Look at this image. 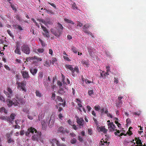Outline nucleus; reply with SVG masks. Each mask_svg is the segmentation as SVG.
<instances>
[{"label": "nucleus", "mask_w": 146, "mask_h": 146, "mask_svg": "<svg viewBox=\"0 0 146 146\" xmlns=\"http://www.w3.org/2000/svg\"><path fill=\"white\" fill-rule=\"evenodd\" d=\"M92 27V25L90 23H87L85 25L83 28V31L87 35H90L92 37H94L92 34L87 29Z\"/></svg>", "instance_id": "20e7f679"}, {"label": "nucleus", "mask_w": 146, "mask_h": 146, "mask_svg": "<svg viewBox=\"0 0 146 146\" xmlns=\"http://www.w3.org/2000/svg\"><path fill=\"white\" fill-rule=\"evenodd\" d=\"M82 25L83 24L82 23H80V22H78L77 23V26H79L81 27Z\"/></svg>", "instance_id": "5fc2aeb1"}, {"label": "nucleus", "mask_w": 146, "mask_h": 146, "mask_svg": "<svg viewBox=\"0 0 146 146\" xmlns=\"http://www.w3.org/2000/svg\"><path fill=\"white\" fill-rule=\"evenodd\" d=\"M50 31H51V33H52L54 34V35L56 36H59L60 35V34H61L60 32L59 33H56L55 32H54L53 30L52 29H51Z\"/></svg>", "instance_id": "b1692460"}, {"label": "nucleus", "mask_w": 146, "mask_h": 146, "mask_svg": "<svg viewBox=\"0 0 146 146\" xmlns=\"http://www.w3.org/2000/svg\"><path fill=\"white\" fill-rule=\"evenodd\" d=\"M104 143H107V142H104V141H101L100 143V144L102 145H104Z\"/></svg>", "instance_id": "13d9d810"}, {"label": "nucleus", "mask_w": 146, "mask_h": 146, "mask_svg": "<svg viewBox=\"0 0 146 146\" xmlns=\"http://www.w3.org/2000/svg\"><path fill=\"white\" fill-rule=\"evenodd\" d=\"M102 72L100 73L101 76L103 77L104 79H105L106 78V76L108 75H109V74L107 73V72H105L104 71H102Z\"/></svg>", "instance_id": "a211bd4d"}, {"label": "nucleus", "mask_w": 146, "mask_h": 146, "mask_svg": "<svg viewBox=\"0 0 146 146\" xmlns=\"http://www.w3.org/2000/svg\"><path fill=\"white\" fill-rule=\"evenodd\" d=\"M72 50L74 53H77V48L74 46H73L72 48Z\"/></svg>", "instance_id": "bb28decb"}, {"label": "nucleus", "mask_w": 146, "mask_h": 146, "mask_svg": "<svg viewBox=\"0 0 146 146\" xmlns=\"http://www.w3.org/2000/svg\"><path fill=\"white\" fill-rule=\"evenodd\" d=\"M67 38L68 39L70 40L72 38V37L70 35H67Z\"/></svg>", "instance_id": "338daca9"}, {"label": "nucleus", "mask_w": 146, "mask_h": 146, "mask_svg": "<svg viewBox=\"0 0 146 146\" xmlns=\"http://www.w3.org/2000/svg\"><path fill=\"white\" fill-rule=\"evenodd\" d=\"M12 100L10 99H7L6 100V102L9 107H11L13 105L14 106H18L20 104H23L24 103V101L23 100L18 97L17 96H14L12 98Z\"/></svg>", "instance_id": "f03ea898"}, {"label": "nucleus", "mask_w": 146, "mask_h": 146, "mask_svg": "<svg viewBox=\"0 0 146 146\" xmlns=\"http://www.w3.org/2000/svg\"><path fill=\"white\" fill-rule=\"evenodd\" d=\"M92 114L95 117L96 116V113H95L94 111H93L92 112Z\"/></svg>", "instance_id": "69168bd1"}, {"label": "nucleus", "mask_w": 146, "mask_h": 146, "mask_svg": "<svg viewBox=\"0 0 146 146\" xmlns=\"http://www.w3.org/2000/svg\"><path fill=\"white\" fill-rule=\"evenodd\" d=\"M7 91L8 92H5L4 93L6 96L10 98H12L14 96L12 90L9 87L7 88Z\"/></svg>", "instance_id": "0eeeda50"}, {"label": "nucleus", "mask_w": 146, "mask_h": 146, "mask_svg": "<svg viewBox=\"0 0 146 146\" xmlns=\"http://www.w3.org/2000/svg\"><path fill=\"white\" fill-rule=\"evenodd\" d=\"M16 115L15 113H11L10 115L11 119H14V117Z\"/></svg>", "instance_id": "c03bdc74"}, {"label": "nucleus", "mask_w": 146, "mask_h": 146, "mask_svg": "<svg viewBox=\"0 0 146 146\" xmlns=\"http://www.w3.org/2000/svg\"><path fill=\"white\" fill-rule=\"evenodd\" d=\"M76 139H72L70 141V142L72 144H75L76 143Z\"/></svg>", "instance_id": "e433bc0d"}, {"label": "nucleus", "mask_w": 146, "mask_h": 146, "mask_svg": "<svg viewBox=\"0 0 146 146\" xmlns=\"http://www.w3.org/2000/svg\"><path fill=\"white\" fill-rule=\"evenodd\" d=\"M15 28H17L20 31H22L23 30L22 27L19 25H16L15 26Z\"/></svg>", "instance_id": "a878e982"}, {"label": "nucleus", "mask_w": 146, "mask_h": 146, "mask_svg": "<svg viewBox=\"0 0 146 146\" xmlns=\"http://www.w3.org/2000/svg\"><path fill=\"white\" fill-rule=\"evenodd\" d=\"M48 119V125L50 127H52V125L54 123V119Z\"/></svg>", "instance_id": "f3484780"}, {"label": "nucleus", "mask_w": 146, "mask_h": 146, "mask_svg": "<svg viewBox=\"0 0 146 146\" xmlns=\"http://www.w3.org/2000/svg\"><path fill=\"white\" fill-rule=\"evenodd\" d=\"M57 99L58 101L61 102H62L63 100L62 99V98L60 97V96H58L57 97Z\"/></svg>", "instance_id": "49530a36"}, {"label": "nucleus", "mask_w": 146, "mask_h": 146, "mask_svg": "<svg viewBox=\"0 0 146 146\" xmlns=\"http://www.w3.org/2000/svg\"><path fill=\"white\" fill-rule=\"evenodd\" d=\"M141 113V111L140 110H139L137 111L136 112H133L132 114L134 115L139 116L140 115Z\"/></svg>", "instance_id": "4be33fe9"}, {"label": "nucleus", "mask_w": 146, "mask_h": 146, "mask_svg": "<svg viewBox=\"0 0 146 146\" xmlns=\"http://www.w3.org/2000/svg\"><path fill=\"white\" fill-rule=\"evenodd\" d=\"M8 143H9L12 142H13L14 141L13 139H11V138H9L8 140Z\"/></svg>", "instance_id": "bf43d9fd"}, {"label": "nucleus", "mask_w": 146, "mask_h": 146, "mask_svg": "<svg viewBox=\"0 0 146 146\" xmlns=\"http://www.w3.org/2000/svg\"><path fill=\"white\" fill-rule=\"evenodd\" d=\"M100 108V107L98 105L97 106H95L94 107V109L96 111H98Z\"/></svg>", "instance_id": "72a5a7b5"}, {"label": "nucleus", "mask_w": 146, "mask_h": 146, "mask_svg": "<svg viewBox=\"0 0 146 146\" xmlns=\"http://www.w3.org/2000/svg\"><path fill=\"white\" fill-rule=\"evenodd\" d=\"M48 121V119H44L43 120L41 121L42 125L43 124L44 125H47Z\"/></svg>", "instance_id": "6ab92c4d"}, {"label": "nucleus", "mask_w": 146, "mask_h": 146, "mask_svg": "<svg viewBox=\"0 0 146 146\" xmlns=\"http://www.w3.org/2000/svg\"><path fill=\"white\" fill-rule=\"evenodd\" d=\"M36 96H38V97H40L41 96V94L38 91H36Z\"/></svg>", "instance_id": "f704fd0d"}, {"label": "nucleus", "mask_w": 146, "mask_h": 146, "mask_svg": "<svg viewBox=\"0 0 146 146\" xmlns=\"http://www.w3.org/2000/svg\"><path fill=\"white\" fill-rule=\"evenodd\" d=\"M115 123L117 124V125L118 126V127H119L121 126L120 124L117 121H115Z\"/></svg>", "instance_id": "4d7b16f0"}, {"label": "nucleus", "mask_w": 146, "mask_h": 146, "mask_svg": "<svg viewBox=\"0 0 146 146\" xmlns=\"http://www.w3.org/2000/svg\"><path fill=\"white\" fill-rule=\"evenodd\" d=\"M78 139L79 140L80 142H82L83 141V139L80 136H78Z\"/></svg>", "instance_id": "680f3d73"}, {"label": "nucleus", "mask_w": 146, "mask_h": 146, "mask_svg": "<svg viewBox=\"0 0 146 146\" xmlns=\"http://www.w3.org/2000/svg\"><path fill=\"white\" fill-rule=\"evenodd\" d=\"M72 8L73 9L78 10V7H77L76 4L74 3L72 5Z\"/></svg>", "instance_id": "c85d7f7f"}, {"label": "nucleus", "mask_w": 146, "mask_h": 146, "mask_svg": "<svg viewBox=\"0 0 146 146\" xmlns=\"http://www.w3.org/2000/svg\"><path fill=\"white\" fill-rule=\"evenodd\" d=\"M109 130L111 131H113L116 130V127L115 126L113 123H108V124Z\"/></svg>", "instance_id": "1a4fd4ad"}, {"label": "nucleus", "mask_w": 146, "mask_h": 146, "mask_svg": "<svg viewBox=\"0 0 146 146\" xmlns=\"http://www.w3.org/2000/svg\"><path fill=\"white\" fill-rule=\"evenodd\" d=\"M29 70L33 75L35 76L38 70L36 68H31Z\"/></svg>", "instance_id": "2eb2a0df"}, {"label": "nucleus", "mask_w": 146, "mask_h": 146, "mask_svg": "<svg viewBox=\"0 0 146 146\" xmlns=\"http://www.w3.org/2000/svg\"><path fill=\"white\" fill-rule=\"evenodd\" d=\"M58 27L61 30H62L63 29V27L62 25L59 23H58Z\"/></svg>", "instance_id": "c9c22d12"}, {"label": "nucleus", "mask_w": 146, "mask_h": 146, "mask_svg": "<svg viewBox=\"0 0 146 146\" xmlns=\"http://www.w3.org/2000/svg\"><path fill=\"white\" fill-rule=\"evenodd\" d=\"M106 69L107 73L110 74V72H111L110 70V67L109 66H106Z\"/></svg>", "instance_id": "c756f323"}, {"label": "nucleus", "mask_w": 146, "mask_h": 146, "mask_svg": "<svg viewBox=\"0 0 146 146\" xmlns=\"http://www.w3.org/2000/svg\"><path fill=\"white\" fill-rule=\"evenodd\" d=\"M4 67L7 70H10V68L8 66L5 65L4 66Z\"/></svg>", "instance_id": "0e129e2a"}, {"label": "nucleus", "mask_w": 146, "mask_h": 146, "mask_svg": "<svg viewBox=\"0 0 146 146\" xmlns=\"http://www.w3.org/2000/svg\"><path fill=\"white\" fill-rule=\"evenodd\" d=\"M88 93L90 96H91L93 94V91L92 90H88Z\"/></svg>", "instance_id": "79ce46f5"}, {"label": "nucleus", "mask_w": 146, "mask_h": 146, "mask_svg": "<svg viewBox=\"0 0 146 146\" xmlns=\"http://www.w3.org/2000/svg\"><path fill=\"white\" fill-rule=\"evenodd\" d=\"M39 41L40 42V43L43 46H45V43L43 41H42V40L40 39H39Z\"/></svg>", "instance_id": "58836bf2"}, {"label": "nucleus", "mask_w": 146, "mask_h": 146, "mask_svg": "<svg viewBox=\"0 0 146 146\" xmlns=\"http://www.w3.org/2000/svg\"><path fill=\"white\" fill-rule=\"evenodd\" d=\"M77 122L78 124L80 126H82L84 123L83 119H77Z\"/></svg>", "instance_id": "dca6fc26"}, {"label": "nucleus", "mask_w": 146, "mask_h": 146, "mask_svg": "<svg viewBox=\"0 0 146 146\" xmlns=\"http://www.w3.org/2000/svg\"><path fill=\"white\" fill-rule=\"evenodd\" d=\"M22 51L27 54H29L30 52V48L29 46L26 44H23L21 47Z\"/></svg>", "instance_id": "39448f33"}, {"label": "nucleus", "mask_w": 146, "mask_h": 146, "mask_svg": "<svg viewBox=\"0 0 146 146\" xmlns=\"http://www.w3.org/2000/svg\"><path fill=\"white\" fill-rule=\"evenodd\" d=\"M58 133H62L63 134L65 133H68L69 132L68 130H64V128L62 127H60L57 130Z\"/></svg>", "instance_id": "f8f14e48"}, {"label": "nucleus", "mask_w": 146, "mask_h": 146, "mask_svg": "<svg viewBox=\"0 0 146 146\" xmlns=\"http://www.w3.org/2000/svg\"><path fill=\"white\" fill-rule=\"evenodd\" d=\"M46 125H44L43 124L42 125V129L45 131L46 129Z\"/></svg>", "instance_id": "a19ab883"}, {"label": "nucleus", "mask_w": 146, "mask_h": 146, "mask_svg": "<svg viewBox=\"0 0 146 146\" xmlns=\"http://www.w3.org/2000/svg\"><path fill=\"white\" fill-rule=\"evenodd\" d=\"M16 84L17 85V88L18 89L21 90H22L23 91H24L25 92L26 91L25 88L26 84L25 82H17Z\"/></svg>", "instance_id": "423d86ee"}, {"label": "nucleus", "mask_w": 146, "mask_h": 146, "mask_svg": "<svg viewBox=\"0 0 146 146\" xmlns=\"http://www.w3.org/2000/svg\"><path fill=\"white\" fill-rule=\"evenodd\" d=\"M57 141V140L55 139H53L51 140L50 141V142L51 143H53L54 144V143H55L56 141Z\"/></svg>", "instance_id": "864d4df0"}, {"label": "nucleus", "mask_w": 146, "mask_h": 146, "mask_svg": "<svg viewBox=\"0 0 146 146\" xmlns=\"http://www.w3.org/2000/svg\"><path fill=\"white\" fill-rule=\"evenodd\" d=\"M58 92L59 93L62 94H63L64 92L63 88L60 87L58 91Z\"/></svg>", "instance_id": "cd10ccee"}, {"label": "nucleus", "mask_w": 146, "mask_h": 146, "mask_svg": "<svg viewBox=\"0 0 146 146\" xmlns=\"http://www.w3.org/2000/svg\"><path fill=\"white\" fill-rule=\"evenodd\" d=\"M64 20L65 21L68 23H71L73 25H74V22L70 19L65 18L64 19Z\"/></svg>", "instance_id": "5701e85b"}, {"label": "nucleus", "mask_w": 146, "mask_h": 146, "mask_svg": "<svg viewBox=\"0 0 146 146\" xmlns=\"http://www.w3.org/2000/svg\"><path fill=\"white\" fill-rule=\"evenodd\" d=\"M43 77V73L42 72H39L38 74V77L40 79H42Z\"/></svg>", "instance_id": "4c0bfd02"}, {"label": "nucleus", "mask_w": 146, "mask_h": 146, "mask_svg": "<svg viewBox=\"0 0 146 146\" xmlns=\"http://www.w3.org/2000/svg\"><path fill=\"white\" fill-rule=\"evenodd\" d=\"M97 129L99 131H101L102 132L105 134L108 131V129L105 128L104 127V126H101L100 127L98 126Z\"/></svg>", "instance_id": "4468645a"}, {"label": "nucleus", "mask_w": 146, "mask_h": 146, "mask_svg": "<svg viewBox=\"0 0 146 146\" xmlns=\"http://www.w3.org/2000/svg\"><path fill=\"white\" fill-rule=\"evenodd\" d=\"M85 81L86 83L90 84L91 83V82L88 79H85Z\"/></svg>", "instance_id": "6e6d98bb"}, {"label": "nucleus", "mask_w": 146, "mask_h": 146, "mask_svg": "<svg viewBox=\"0 0 146 146\" xmlns=\"http://www.w3.org/2000/svg\"><path fill=\"white\" fill-rule=\"evenodd\" d=\"M34 134L32 136L31 139L33 141H40L42 142L43 141L40 139V137L41 133L40 132H37L35 128L31 127L28 129L27 131L25 133V135L27 136H29L30 133Z\"/></svg>", "instance_id": "f257e3e1"}, {"label": "nucleus", "mask_w": 146, "mask_h": 146, "mask_svg": "<svg viewBox=\"0 0 146 146\" xmlns=\"http://www.w3.org/2000/svg\"><path fill=\"white\" fill-rule=\"evenodd\" d=\"M48 3L51 6L53 7L55 9L56 8V6L53 3H51L49 2H48Z\"/></svg>", "instance_id": "a18cd8bd"}, {"label": "nucleus", "mask_w": 146, "mask_h": 146, "mask_svg": "<svg viewBox=\"0 0 146 146\" xmlns=\"http://www.w3.org/2000/svg\"><path fill=\"white\" fill-rule=\"evenodd\" d=\"M65 67L66 68L70 70L71 71L73 76H74L76 74L78 73V69L77 67H75L74 68H73L72 66L69 65H66Z\"/></svg>", "instance_id": "7ed1b4c3"}, {"label": "nucleus", "mask_w": 146, "mask_h": 146, "mask_svg": "<svg viewBox=\"0 0 146 146\" xmlns=\"http://www.w3.org/2000/svg\"><path fill=\"white\" fill-rule=\"evenodd\" d=\"M101 111L102 114L104 113L106 114L109 118H112L113 117L112 115L108 113V111L106 108L105 109L104 108H102L101 110Z\"/></svg>", "instance_id": "6e6552de"}, {"label": "nucleus", "mask_w": 146, "mask_h": 146, "mask_svg": "<svg viewBox=\"0 0 146 146\" xmlns=\"http://www.w3.org/2000/svg\"><path fill=\"white\" fill-rule=\"evenodd\" d=\"M67 56V55H66V56H63V58L65 60L67 61H70L71 60H70L68 57Z\"/></svg>", "instance_id": "473e14b6"}, {"label": "nucleus", "mask_w": 146, "mask_h": 146, "mask_svg": "<svg viewBox=\"0 0 146 146\" xmlns=\"http://www.w3.org/2000/svg\"><path fill=\"white\" fill-rule=\"evenodd\" d=\"M33 59L36 60L37 61H41L42 60L40 58H38L37 56H35L33 57Z\"/></svg>", "instance_id": "7c9ffc66"}, {"label": "nucleus", "mask_w": 146, "mask_h": 146, "mask_svg": "<svg viewBox=\"0 0 146 146\" xmlns=\"http://www.w3.org/2000/svg\"><path fill=\"white\" fill-rule=\"evenodd\" d=\"M126 122L127 123V124H130L131 121H130L129 119H126Z\"/></svg>", "instance_id": "e2e57ef3"}, {"label": "nucleus", "mask_w": 146, "mask_h": 146, "mask_svg": "<svg viewBox=\"0 0 146 146\" xmlns=\"http://www.w3.org/2000/svg\"><path fill=\"white\" fill-rule=\"evenodd\" d=\"M0 112L1 113L4 112L5 113H7V111L4 107H2L0 108Z\"/></svg>", "instance_id": "412c9836"}, {"label": "nucleus", "mask_w": 146, "mask_h": 146, "mask_svg": "<svg viewBox=\"0 0 146 146\" xmlns=\"http://www.w3.org/2000/svg\"><path fill=\"white\" fill-rule=\"evenodd\" d=\"M87 108L88 111H90L91 109V108L89 106H87Z\"/></svg>", "instance_id": "052dcab7"}, {"label": "nucleus", "mask_w": 146, "mask_h": 146, "mask_svg": "<svg viewBox=\"0 0 146 146\" xmlns=\"http://www.w3.org/2000/svg\"><path fill=\"white\" fill-rule=\"evenodd\" d=\"M81 64L85 66L88 67L89 65V63L88 61L82 60L81 61Z\"/></svg>", "instance_id": "aec40b11"}, {"label": "nucleus", "mask_w": 146, "mask_h": 146, "mask_svg": "<svg viewBox=\"0 0 146 146\" xmlns=\"http://www.w3.org/2000/svg\"><path fill=\"white\" fill-rule=\"evenodd\" d=\"M0 100L3 102H5L4 98L2 96H0Z\"/></svg>", "instance_id": "09e8293b"}, {"label": "nucleus", "mask_w": 146, "mask_h": 146, "mask_svg": "<svg viewBox=\"0 0 146 146\" xmlns=\"http://www.w3.org/2000/svg\"><path fill=\"white\" fill-rule=\"evenodd\" d=\"M55 143L56 144L57 146H60V144L59 142L57 140V141H56Z\"/></svg>", "instance_id": "774afa93"}, {"label": "nucleus", "mask_w": 146, "mask_h": 146, "mask_svg": "<svg viewBox=\"0 0 146 146\" xmlns=\"http://www.w3.org/2000/svg\"><path fill=\"white\" fill-rule=\"evenodd\" d=\"M41 25V27L42 29L43 30L45 34L43 33V35L45 36L46 37L48 38L50 37V35L49 34V32L48 30L46 28L43 26L41 24H40Z\"/></svg>", "instance_id": "9d476101"}, {"label": "nucleus", "mask_w": 146, "mask_h": 146, "mask_svg": "<svg viewBox=\"0 0 146 146\" xmlns=\"http://www.w3.org/2000/svg\"><path fill=\"white\" fill-rule=\"evenodd\" d=\"M122 102L121 100L118 101V103H116V105L117 107H119L121 106L122 104Z\"/></svg>", "instance_id": "393cba45"}, {"label": "nucleus", "mask_w": 146, "mask_h": 146, "mask_svg": "<svg viewBox=\"0 0 146 146\" xmlns=\"http://www.w3.org/2000/svg\"><path fill=\"white\" fill-rule=\"evenodd\" d=\"M44 65L45 66H46L47 67H48L50 66L49 62L48 61H46L45 62V64H44Z\"/></svg>", "instance_id": "2f4dec72"}, {"label": "nucleus", "mask_w": 146, "mask_h": 146, "mask_svg": "<svg viewBox=\"0 0 146 146\" xmlns=\"http://www.w3.org/2000/svg\"><path fill=\"white\" fill-rule=\"evenodd\" d=\"M9 3H11V6L12 9L16 11L17 10L16 9L15 6H14V5H13L10 2Z\"/></svg>", "instance_id": "ea45409f"}, {"label": "nucleus", "mask_w": 146, "mask_h": 146, "mask_svg": "<svg viewBox=\"0 0 146 146\" xmlns=\"http://www.w3.org/2000/svg\"><path fill=\"white\" fill-rule=\"evenodd\" d=\"M15 48L16 49L14 51L17 54L20 55L21 53L20 51L19 44L18 42L17 43Z\"/></svg>", "instance_id": "ddd939ff"}, {"label": "nucleus", "mask_w": 146, "mask_h": 146, "mask_svg": "<svg viewBox=\"0 0 146 146\" xmlns=\"http://www.w3.org/2000/svg\"><path fill=\"white\" fill-rule=\"evenodd\" d=\"M136 143L137 144H141L142 143L141 142V140L140 139H138V140L137 141Z\"/></svg>", "instance_id": "8fccbe9b"}, {"label": "nucleus", "mask_w": 146, "mask_h": 146, "mask_svg": "<svg viewBox=\"0 0 146 146\" xmlns=\"http://www.w3.org/2000/svg\"><path fill=\"white\" fill-rule=\"evenodd\" d=\"M21 72L24 78L27 79L29 78L30 76L28 72L27 71H21Z\"/></svg>", "instance_id": "9b49d317"}, {"label": "nucleus", "mask_w": 146, "mask_h": 146, "mask_svg": "<svg viewBox=\"0 0 146 146\" xmlns=\"http://www.w3.org/2000/svg\"><path fill=\"white\" fill-rule=\"evenodd\" d=\"M7 32L9 35L11 37H13V35L11 33V32L9 30H7Z\"/></svg>", "instance_id": "de8ad7c7"}, {"label": "nucleus", "mask_w": 146, "mask_h": 146, "mask_svg": "<svg viewBox=\"0 0 146 146\" xmlns=\"http://www.w3.org/2000/svg\"><path fill=\"white\" fill-rule=\"evenodd\" d=\"M37 50L38 52L40 53H42L44 51V49L42 48H38L37 49Z\"/></svg>", "instance_id": "37998d69"}, {"label": "nucleus", "mask_w": 146, "mask_h": 146, "mask_svg": "<svg viewBox=\"0 0 146 146\" xmlns=\"http://www.w3.org/2000/svg\"><path fill=\"white\" fill-rule=\"evenodd\" d=\"M114 83H115L116 84L118 83V78H114Z\"/></svg>", "instance_id": "3c124183"}, {"label": "nucleus", "mask_w": 146, "mask_h": 146, "mask_svg": "<svg viewBox=\"0 0 146 146\" xmlns=\"http://www.w3.org/2000/svg\"><path fill=\"white\" fill-rule=\"evenodd\" d=\"M55 96V94L54 93H52V95L51 99L53 100H54Z\"/></svg>", "instance_id": "603ef678"}]
</instances>
